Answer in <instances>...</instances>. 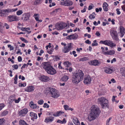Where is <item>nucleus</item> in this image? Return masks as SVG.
Returning <instances> with one entry per match:
<instances>
[{
  "label": "nucleus",
  "mask_w": 125,
  "mask_h": 125,
  "mask_svg": "<svg viewBox=\"0 0 125 125\" xmlns=\"http://www.w3.org/2000/svg\"><path fill=\"white\" fill-rule=\"evenodd\" d=\"M91 77L89 75L85 77L84 82L85 84L88 85L91 84Z\"/></svg>",
  "instance_id": "nucleus-11"
},
{
  "label": "nucleus",
  "mask_w": 125,
  "mask_h": 125,
  "mask_svg": "<svg viewBox=\"0 0 125 125\" xmlns=\"http://www.w3.org/2000/svg\"><path fill=\"white\" fill-rule=\"evenodd\" d=\"M108 42L107 45L112 47L116 46V44L113 43L112 41L110 40H108Z\"/></svg>",
  "instance_id": "nucleus-22"
},
{
  "label": "nucleus",
  "mask_w": 125,
  "mask_h": 125,
  "mask_svg": "<svg viewBox=\"0 0 125 125\" xmlns=\"http://www.w3.org/2000/svg\"><path fill=\"white\" fill-rule=\"evenodd\" d=\"M35 89V88L33 86H28L25 88V91L28 92H33Z\"/></svg>",
  "instance_id": "nucleus-16"
},
{
  "label": "nucleus",
  "mask_w": 125,
  "mask_h": 125,
  "mask_svg": "<svg viewBox=\"0 0 125 125\" xmlns=\"http://www.w3.org/2000/svg\"><path fill=\"white\" fill-rule=\"evenodd\" d=\"M66 23L62 21L59 22L55 24V29L57 30H61L67 26Z\"/></svg>",
  "instance_id": "nucleus-6"
},
{
  "label": "nucleus",
  "mask_w": 125,
  "mask_h": 125,
  "mask_svg": "<svg viewBox=\"0 0 125 125\" xmlns=\"http://www.w3.org/2000/svg\"><path fill=\"white\" fill-rule=\"evenodd\" d=\"M98 102L100 104L102 108L104 109L106 107L109 109V103L108 100L104 97L99 98L98 99Z\"/></svg>",
  "instance_id": "nucleus-4"
},
{
  "label": "nucleus",
  "mask_w": 125,
  "mask_h": 125,
  "mask_svg": "<svg viewBox=\"0 0 125 125\" xmlns=\"http://www.w3.org/2000/svg\"><path fill=\"white\" fill-rule=\"evenodd\" d=\"M110 34L115 40L117 41L119 38L117 31L114 29H111L110 31Z\"/></svg>",
  "instance_id": "nucleus-7"
},
{
  "label": "nucleus",
  "mask_w": 125,
  "mask_h": 125,
  "mask_svg": "<svg viewBox=\"0 0 125 125\" xmlns=\"http://www.w3.org/2000/svg\"><path fill=\"white\" fill-rule=\"evenodd\" d=\"M18 79V76L17 75H15L14 79V83L15 84H17V80Z\"/></svg>",
  "instance_id": "nucleus-43"
},
{
  "label": "nucleus",
  "mask_w": 125,
  "mask_h": 125,
  "mask_svg": "<svg viewBox=\"0 0 125 125\" xmlns=\"http://www.w3.org/2000/svg\"><path fill=\"white\" fill-rule=\"evenodd\" d=\"M43 107L44 108H48L49 107V105L47 103H44L43 106Z\"/></svg>",
  "instance_id": "nucleus-52"
},
{
  "label": "nucleus",
  "mask_w": 125,
  "mask_h": 125,
  "mask_svg": "<svg viewBox=\"0 0 125 125\" xmlns=\"http://www.w3.org/2000/svg\"><path fill=\"white\" fill-rule=\"evenodd\" d=\"M73 122L76 125H80V123L77 118L74 117L73 119Z\"/></svg>",
  "instance_id": "nucleus-24"
},
{
  "label": "nucleus",
  "mask_w": 125,
  "mask_h": 125,
  "mask_svg": "<svg viewBox=\"0 0 125 125\" xmlns=\"http://www.w3.org/2000/svg\"><path fill=\"white\" fill-rule=\"evenodd\" d=\"M5 106L4 104L3 103L0 104V111Z\"/></svg>",
  "instance_id": "nucleus-46"
},
{
  "label": "nucleus",
  "mask_w": 125,
  "mask_h": 125,
  "mask_svg": "<svg viewBox=\"0 0 125 125\" xmlns=\"http://www.w3.org/2000/svg\"><path fill=\"white\" fill-rule=\"evenodd\" d=\"M30 116L31 117V120L34 121V119H36L37 118V115L33 112H31L30 113Z\"/></svg>",
  "instance_id": "nucleus-20"
},
{
  "label": "nucleus",
  "mask_w": 125,
  "mask_h": 125,
  "mask_svg": "<svg viewBox=\"0 0 125 125\" xmlns=\"http://www.w3.org/2000/svg\"><path fill=\"white\" fill-rule=\"evenodd\" d=\"M39 15L37 13H35L33 16V17L34 18L35 20L37 21H39Z\"/></svg>",
  "instance_id": "nucleus-34"
},
{
  "label": "nucleus",
  "mask_w": 125,
  "mask_h": 125,
  "mask_svg": "<svg viewBox=\"0 0 125 125\" xmlns=\"http://www.w3.org/2000/svg\"><path fill=\"white\" fill-rule=\"evenodd\" d=\"M18 10V8L15 9H7L3 10L5 12L9 13L15 12Z\"/></svg>",
  "instance_id": "nucleus-19"
},
{
  "label": "nucleus",
  "mask_w": 125,
  "mask_h": 125,
  "mask_svg": "<svg viewBox=\"0 0 125 125\" xmlns=\"http://www.w3.org/2000/svg\"><path fill=\"white\" fill-rule=\"evenodd\" d=\"M85 42L88 44H90L91 43V42L89 41V40H87L85 41Z\"/></svg>",
  "instance_id": "nucleus-63"
},
{
  "label": "nucleus",
  "mask_w": 125,
  "mask_h": 125,
  "mask_svg": "<svg viewBox=\"0 0 125 125\" xmlns=\"http://www.w3.org/2000/svg\"><path fill=\"white\" fill-rule=\"evenodd\" d=\"M49 94L51 96L54 98H57L60 96V94L56 89L50 87L48 88Z\"/></svg>",
  "instance_id": "nucleus-5"
},
{
  "label": "nucleus",
  "mask_w": 125,
  "mask_h": 125,
  "mask_svg": "<svg viewBox=\"0 0 125 125\" xmlns=\"http://www.w3.org/2000/svg\"><path fill=\"white\" fill-rule=\"evenodd\" d=\"M8 47L10 48V51L12 50L13 49V47L12 46H11L10 45H8Z\"/></svg>",
  "instance_id": "nucleus-55"
},
{
  "label": "nucleus",
  "mask_w": 125,
  "mask_h": 125,
  "mask_svg": "<svg viewBox=\"0 0 125 125\" xmlns=\"http://www.w3.org/2000/svg\"><path fill=\"white\" fill-rule=\"evenodd\" d=\"M108 5L107 3L106 2H104L103 4V8L104 10L105 11H107L108 10Z\"/></svg>",
  "instance_id": "nucleus-25"
},
{
  "label": "nucleus",
  "mask_w": 125,
  "mask_h": 125,
  "mask_svg": "<svg viewBox=\"0 0 125 125\" xmlns=\"http://www.w3.org/2000/svg\"><path fill=\"white\" fill-rule=\"evenodd\" d=\"M28 110L27 109L25 108L20 111L18 112L19 116H24L27 113Z\"/></svg>",
  "instance_id": "nucleus-15"
},
{
  "label": "nucleus",
  "mask_w": 125,
  "mask_h": 125,
  "mask_svg": "<svg viewBox=\"0 0 125 125\" xmlns=\"http://www.w3.org/2000/svg\"><path fill=\"white\" fill-rule=\"evenodd\" d=\"M64 64L65 65L66 68H65V70L67 71L69 70V72H71L72 71V69L71 67H70L71 64L68 61L65 62H64Z\"/></svg>",
  "instance_id": "nucleus-10"
},
{
  "label": "nucleus",
  "mask_w": 125,
  "mask_h": 125,
  "mask_svg": "<svg viewBox=\"0 0 125 125\" xmlns=\"http://www.w3.org/2000/svg\"><path fill=\"white\" fill-rule=\"evenodd\" d=\"M42 67L48 74L53 75L56 73V70L51 66L48 62H44L41 64Z\"/></svg>",
  "instance_id": "nucleus-3"
},
{
  "label": "nucleus",
  "mask_w": 125,
  "mask_h": 125,
  "mask_svg": "<svg viewBox=\"0 0 125 125\" xmlns=\"http://www.w3.org/2000/svg\"><path fill=\"white\" fill-rule=\"evenodd\" d=\"M27 67V65L26 64H24L22 66L21 69H23L24 68L26 67Z\"/></svg>",
  "instance_id": "nucleus-60"
},
{
  "label": "nucleus",
  "mask_w": 125,
  "mask_h": 125,
  "mask_svg": "<svg viewBox=\"0 0 125 125\" xmlns=\"http://www.w3.org/2000/svg\"><path fill=\"white\" fill-rule=\"evenodd\" d=\"M23 13L22 11V10H19L17 12L16 14L18 15H20L21 14Z\"/></svg>",
  "instance_id": "nucleus-40"
},
{
  "label": "nucleus",
  "mask_w": 125,
  "mask_h": 125,
  "mask_svg": "<svg viewBox=\"0 0 125 125\" xmlns=\"http://www.w3.org/2000/svg\"><path fill=\"white\" fill-rule=\"evenodd\" d=\"M7 20L9 22L18 21L19 20L18 17L14 15H10L7 17Z\"/></svg>",
  "instance_id": "nucleus-9"
},
{
  "label": "nucleus",
  "mask_w": 125,
  "mask_h": 125,
  "mask_svg": "<svg viewBox=\"0 0 125 125\" xmlns=\"http://www.w3.org/2000/svg\"><path fill=\"white\" fill-rule=\"evenodd\" d=\"M64 109L66 110H71L72 111L73 110V109L72 108L69 107V106L67 105H65L63 106Z\"/></svg>",
  "instance_id": "nucleus-32"
},
{
  "label": "nucleus",
  "mask_w": 125,
  "mask_h": 125,
  "mask_svg": "<svg viewBox=\"0 0 125 125\" xmlns=\"http://www.w3.org/2000/svg\"><path fill=\"white\" fill-rule=\"evenodd\" d=\"M53 51V49H51L50 50V51H49V50H48L47 51V52L49 53L50 54H51L52 53Z\"/></svg>",
  "instance_id": "nucleus-57"
},
{
  "label": "nucleus",
  "mask_w": 125,
  "mask_h": 125,
  "mask_svg": "<svg viewBox=\"0 0 125 125\" xmlns=\"http://www.w3.org/2000/svg\"><path fill=\"white\" fill-rule=\"evenodd\" d=\"M101 112L99 108L93 105L91 108V112L88 116V119L89 122L94 120L99 115Z\"/></svg>",
  "instance_id": "nucleus-1"
},
{
  "label": "nucleus",
  "mask_w": 125,
  "mask_h": 125,
  "mask_svg": "<svg viewBox=\"0 0 125 125\" xmlns=\"http://www.w3.org/2000/svg\"><path fill=\"white\" fill-rule=\"evenodd\" d=\"M29 105L30 107L32 108H36L37 107V105L36 104H34L33 102L31 101L30 102L29 104Z\"/></svg>",
  "instance_id": "nucleus-28"
},
{
  "label": "nucleus",
  "mask_w": 125,
  "mask_h": 125,
  "mask_svg": "<svg viewBox=\"0 0 125 125\" xmlns=\"http://www.w3.org/2000/svg\"><path fill=\"white\" fill-rule=\"evenodd\" d=\"M69 78L68 76L66 75H64L62 77L61 79V81L64 82H66L68 80Z\"/></svg>",
  "instance_id": "nucleus-31"
},
{
  "label": "nucleus",
  "mask_w": 125,
  "mask_h": 125,
  "mask_svg": "<svg viewBox=\"0 0 125 125\" xmlns=\"http://www.w3.org/2000/svg\"><path fill=\"white\" fill-rule=\"evenodd\" d=\"M19 86L20 87H25L26 86V83H19Z\"/></svg>",
  "instance_id": "nucleus-41"
},
{
  "label": "nucleus",
  "mask_w": 125,
  "mask_h": 125,
  "mask_svg": "<svg viewBox=\"0 0 125 125\" xmlns=\"http://www.w3.org/2000/svg\"><path fill=\"white\" fill-rule=\"evenodd\" d=\"M120 32L121 33V37H122L123 36L124 34L125 33V29L124 27H122L120 28Z\"/></svg>",
  "instance_id": "nucleus-26"
},
{
  "label": "nucleus",
  "mask_w": 125,
  "mask_h": 125,
  "mask_svg": "<svg viewBox=\"0 0 125 125\" xmlns=\"http://www.w3.org/2000/svg\"><path fill=\"white\" fill-rule=\"evenodd\" d=\"M49 78L48 77L44 75L41 76L40 77V80L43 82H46L49 81Z\"/></svg>",
  "instance_id": "nucleus-18"
},
{
  "label": "nucleus",
  "mask_w": 125,
  "mask_h": 125,
  "mask_svg": "<svg viewBox=\"0 0 125 125\" xmlns=\"http://www.w3.org/2000/svg\"><path fill=\"white\" fill-rule=\"evenodd\" d=\"M5 122V120L4 118L0 119V125H4Z\"/></svg>",
  "instance_id": "nucleus-35"
},
{
  "label": "nucleus",
  "mask_w": 125,
  "mask_h": 125,
  "mask_svg": "<svg viewBox=\"0 0 125 125\" xmlns=\"http://www.w3.org/2000/svg\"><path fill=\"white\" fill-rule=\"evenodd\" d=\"M101 49L102 50V53H103L104 54L105 53V52H105V50L104 49V48L103 47H101Z\"/></svg>",
  "instance_id": "nucleus-64"
},
{
  "label": "nucleus",
  "mask_w": 125,
  "mask_h": 125,
  "mask_svg": "<svg viewBox=\"0 0 125 125\" xmlns=\"http://www.w3.org/2000/svg\"><path fill=\"white\" fill-rule=\"evenodd\" d=\"M40 3H41L39 0H37V1H35L34 2V4L35 5H39Z\"/></svg>",
  "instance_id": "nucleus-50"
},
{
  "label": "nucleus",
  "mask_w": 125,
  "mask_h": 125,
  "mask_svg": "<svg viewBox=\"0 0 125 125\" xmlns=\"http://www.w3.org/2000/svg\"><path fill=\"white\" fill-rule=\"evenodd\" d=\"M112 118L111 117H110L109 119H107L106 121V125H109V122L110 120L112 119Z\"/></svg>",
  "instance_id": "nucleus-48"
},
{
  "label": "nucleus",
  "mask_w": 125,
  "mask_h": 125,
  "mask_svg": "<svg viewBox=\"0 0 125 125\" xmlns=\"http://www.w3.org/2000/svg\"><path fill=\"white\" fill-rule=\"evenodd\" d=\"M3 30L2 28V25L1 22H0V32L3 33Z\"/></svg>",
  "instance_id": "nucleus-51"
},
{
  "label": "nucleus",
  "mask_w": 125,
  "mask_h": 125,
  "mask_svg": "<svg viewBox=\"0 0 125 125\" xmlns=\"http://www.w3.org/2000/svg\"><path fill=\"white\" fill-rule=\"evenodd\" d=\"M89 18L90 19L92 20L95 18V16L94 15H93L91 14L89 15Z\"/></svg>",
  "instance_id": "nucleus-53"
},
{
  "label": "nucleus",
  "mask_w": 125,
  "mask_h": 125,
  "mask_svg": "<svg viewBox=\"0 0 125 125\" xmlns=\"http://www.w3.org/2000/svg\"><path fill=\"white\" fill-rule=\"evenodd\" d=\"M65 2V6H70L72 5L73 4V1H68L67 0H66Z\"/></svg>",
  "instance_id": "nucleus-27"
},
{
  "label": "nucleus",
  "mask_w": 125,
  "mask_h": 125,
  "mask_svg": "<svg viewBox=\"0 0 125 125\" xmlns=\"http://www.w3.org/2000/svg\"><path fill=\"white\" fill-rule=\"evenodd\" d=\"M84 75L82 71L78 70L73 75L72 82L74 84H78L83 80Z\"/></svg>",
  "instance_id": "nucleus-2"
},
{
  "label": "nucleus",
  "mask_w": 125,
  "mask_h": 125,
  "mask_svg": "<svg viewBox=\"0 0 125 125\" xmlns=\"http://www.w3.org/2000/svg\"><path fill=\"white\" fill-rule=\"evenodd\" d=\"M53 60L54 61H58L60 60V58L58 55L53 56Z\"/></svg>",
  "instance_id": "nucleus-36"
},
{
  "label": "nucleus",
  "mask_w": 125,
  "mask_h": 125,
  "mask_svg": "<svg viewBox=\"0 0 125 125\" xmlns=\"http://www.w3.org/2000/svg\"><path fill=\"white\" fill-rule=\"evenodd\" d=\"M18 62H21L22 60V58L20 56H19L18 58Z\"/></svg>",
  "instance_id": "nucleus-56"
},
{
  "label": "nucleus",
  "mask_w": 125,
  "mask_h": 125,
  "mask_svg": "<svg viewBox=\"0 0 125 125\" xmlns=\"http://www.w3.org/2000/svg\"><path fill=\"white\" fill-rule=\"evenodd\" d=\"M65 1L64 2H60V4L61 5H63L65 6Z\"/></svg>",
  "instance_id": "nucleus-58"
},
{
  "label": "nucleus",
  "mask_w": 125,
  "mask_h": 125,
  "mask_svg": "<svg viewBox=\"0 0 125 125\" xmlns=\"http://www.w3.org/2000/svg\"><path fill=\"white\" fill-rule=\"evenodd\" d=\"M119 9L118 8L116 10L117 12V14L118 15H119L121 13V12L119 11Z\"/></svg>",
  "instance_id": "nucleus-59"
},
{
  "label": "nucleus",
  "mask_w": 125,
  "mask_h": 125,
  "mask_svg": "<svg viewBox=\"0 0 125 125\" xmlns=\"http://www.w3.org/2000/svg\"><path fill=\"white\" fill-rule=\"evenodd\" d=\"M0 10V16H5V13H6V12H4L3 11V10Z\"/></svg>",
  "instance_id": "nucleus-38"
},
{
  "label": "nucleus",
  "mask_w": 125,
  "mask_h": 125,
  "mask_svg": "<svg viewBox=\"0 0 125 125\" xmlns=\"http://www.w3.org/2000/svg\"><path fill=\"white\" fill-rule=\"evenodd\" d=\"M22 20L23 21H25L29 20L30 15L29 13L27 12L24 13L22 14Z\"/></svg>",
  "instance_id": "nucleus-12"
},
{
  "label": "nucleus",
  "mask_w": 125,
  "mask_h": 125,
  "mask_svg": "<svg viewBox=\"0 0 125 125\" xmlns=\"http://www.w3.org/2000/svg\"><path fill=\"white\" fill-rule=\"evenodd\" d=\"M15 97L13 95L10 96L9 97V99L11 100V101H14L15 103H19V102L21 101V98L20 97L17 100L16 99H15Z\"/></svg>",
  "instance_id": "nucleus-17"
},
{
  "label": "nucleus",
  "mask_w": 125,
  "mask_h": 125,
  "mask_svg": "<svg viewBox=\"0 0 125 125\" xmlns=\"http://www.w3.org/2000/svg\"><path fill=\"white\" fill-rule=\"evenodd\" d=\"M20 125H29L24 120H20L19 121Z\"/></svg>",
  "instance_id": "nucleus-30"
},
{
  "label": "nucleus",
  "mask_w": 125,
  "mask_h": 125,
  "mask_svg": "<svg viewBox=\"0 0 125 125\" xmlns=\"http://www.w3.org/2000/svg\"><path fill=\"white\" fill-rule=\"evenodd\" d=\"M89 64L91 65L98 66L100 64L101 62L97 60H94L88 62Z\"/></svg>",
  "instance_id": "nucleus-13"
},
{
  "label": "nucleus",
  "mask_w": 125,
  "mask_h": 125,
  "mask_svg": "<svg viewBox=\"0 0 125 125\" xmlns=\"http://www.w3.org/2000/svg\"><path fill=\"white\" fill-rule=\"evenodd\" d=\"M98 43H96V41L94 40L93 41V43L92 44V45L93 46H97L98 45Z\"/></svg>",
  "instance_id": "nucleus-47"
},
{
  "label": "nucleus",
  "mask_w": 125,
  "mask_h": 125,
  "mask_svg": "<svg viewBox=\"0 0 125 125\" xmlns=\"http://www.w3.org/2000/svg\"><path fill=\"white\" fill-rule=\"evenodd\" d=\"M108 40H106L104 41H101L100 42V43L107 45V42H108Z\"/></svg>",
  "instance_id": "nucleus-39"
},
{
  "label": "nucleus",
  "mask_w": 125,
  "mask_h": 125,
  "mask_svg": "<svg viewBox=\"0 0 125 125\" xmlns=\"http://www.w3.org/2000/svg\"><path fill=\"white\" fill-rule=\"evenodd\" d=\"M21 30L22 31H27V30H30V28H26L22 27L21 28Z\"/></svg>",
  "instance_id": "nucleus-45"
},
{
  "label": "nucleus",
  "mask_w": 125,
  "mask_h": 125,
  "mask_svg": "<svg viewBox=\"0 0 125 125\" xmlns=\"http://www.w3.org/2000/svg\"><path fill=\"white\" fill-rule=\"evenodd\" d=\"M72 43H68L67 46L64 47V48L62 49V52L66 53L69 52L71 50L72 47Z\"/></svg>",
  "instance_id": "nucleus-8"
},
{
  "label": "nucleus",
  "mask_w": 125,
  "mask_h": 125,
  "mask_svg": "<svg viewBox=\"0 0 125 125\" xmlns=\"http://www.w3.org/2000/svg\"><path fill=\"white\" fill-rule=\"evenodd\" d=\"M20 39L21 40L24 42L25 43H27L28 42V41L23 37H20Z\"/></svg>",
  "instance_id": "nucleus-42"
},
{
  "label": "nucleus",
  "mask_w": 125,
  "mask_h": 125,
  "mask_svg": "<svg viewBox=\"0 0 125 125\" xmlns=\"http://www.w3.org/2000/svg\"><path fill=\"white\" fill-rule=\"evenodd\" d=\"M115 52L114 50H110L109 51H107L105 52L104 53L105 55H111L114 54Z\"/></svg>",
  "instance_id": "nucleus-29"
},
{
  "label": "nucleus",
  "mask_w": 125,
  "mask_h": 125,
  "mask_svg": "<svg viewBox=\"0 0 125 125\" xmlns=\"http://www.w3.org/2000/svg\"><path fill=\"white\" fill-rule=\"evenodd\" d=\"M121 8L125 12V4L121 6Z\"/></svg>",
  "instance_id": "nucleus-62"
},
{
  "label": "nucleus",
  "mask_w": 125,
  "mask_h": 125,
  "mask_svg": "<svg viewBox=\"0 0 125 125\" xmlns=\"http://www.w3.org/2000/svg\"><path fill=\"white\" fill-rule=\"evenodd\" d=\"M64 113V112L61 111H57L56 113L53 114V115L55 117L59 116L61 115L62 114Z\"/></svg>",
  "instance_id": "nucleus-23"
},
{
  "label": "nucleus",
  "mask_w": 125,
  "mask_h": 125,
  "mask_svg": "<svg viewBox=\"0 0 125 125\" xmlns=\"http://www.w3.org/2000/svg\"><path fill=\"white\" fill-rule=\"evenodd\" d=\"M19 53H20V54H21L22 53L21 52V50L20 49H18V51L17 52H16V53L17 54H18Z\"/></svg>",
  "instance_id": "nucleus-61"
},
{
  "label": "nucleus",
  "mask_w": 125,
  "mask_h": 125,
  "mask_svg": "<svg viewBox=\"0 0 125 125\" xmlns=\"http://www.w3.org/2000/svg\"><path fill=\"white\" fill-rule=\"evenodd\" d=\"M44 102V101L42 100H39L38 102L39 104L42 105V104Z\"/></svg>",
  "instance_id": "nucleus-49"
},
{
  "label": "nucleus",
  "mask_w": 125,
  "mask_h": 125,
  "mask_svg": "<svg viewBox=\"0 0 125 125\" xmlns=\"http://www.w3.org/2000/svg\"><path fill=\"white\" fill-rule=\"evenodd\" d=\"M12 67L15 69H17L18 68V66L17 64L13 65L12 66Z\"/></svg>",
  "instance_id": "nucleus-54"
},
{
  "label": "nucleus",
  "mask_w": 125,
  "mask_h": 125,
  "mask_svg": "<svg viewBox=\"0 0 125 125\" xmlns=\"http://www.w3.org/2000/svg\"><path fill=\"white\" fill-rule=\"evenodd\" d=\"M78 37V35L76 33L71 35L68 36L66 38V39L70 40L72 39H76Z\"/></svg>",
  "instance_id": "nucleus-14"
},
{
  "label": "nucleus",
  "mask_w": 125,
  "mask_h": 125,
  "mask_svg": "<svg viewBox=\"0 0 125 125\" xmlns=\"http://www.w3.org/2000/svg\"><path fill=\"white\" fill-rule=\"evenodd\" d=\"M4 27L6 29H8L10 28V26L7 23H5L4 24Z\"/></svg>",
  "instance_id": "nucleus-44"
},
{
  "label": "nucleus",
  "mask_w": 125,
  "mask_h": 125,
  "mask_svg": "<svg viewBox=\"0 0 125 125\" xmlns=\"http://www.w3.org/2000/svg\"><path fill=\"white\" fill-rule=\"evenodd\" d=\"M104 72L106 73L110 74L112 73L113 70L111 69L107 68L104 70Z\"/></svg>",
  "instance_id": "nucleus-33"
},
{
  "label": "nucleus",
  "mask_w": 125,
  "mask_h": 125,
  "mask_svg": "<svg viewBox=\"0 0 125 125\" xmlns=\"http://www.w3.org/2000/svg\"><path fill=\"white\" fill-rule=\"evenodd\" d=\"M8 113V112L6 110H4L2 113V116H5L7 115Z\"/></svg>",
  "instance_id": "nucleus-37"
},
{
  "label": "nucleus",
  "mask_w": 125,
  "mask_h": 125,
  "mask_svg": "<svg viewBox=\"0 0 125 125\" xmlns=\"http://www.w3.org/2000/svg\"><path fill=\"white\" fill-rule=\"evenodd\" d=\"M54 119V117L50 116L47 117L44 120V122L46 123L52 122Z\"/></svg>",
  "instance_id": "nucleus-21"
}]
</instances>
